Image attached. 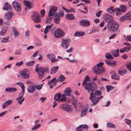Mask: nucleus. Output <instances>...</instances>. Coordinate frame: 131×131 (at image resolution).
<instances>
[{
    "instance_id": "obj_1",
    "label": "nucleus",
    "mask_w": 131,
    "mask_h": 131,
    "mask_svg": "<svg viewBox=\"0 0 131 131\" xmlns=\"http://www.w3.org/2000/svg\"><path fill=\"white\" fill-rule=\"evenodd\" d=\"M90 80L89 77L88 76H86L85 77L82 84V86L89 93H90V91H93L97 88L95 83H93L92 84L90 82H88Z\"/></svg>"
},
{
    "instance_id": "obj_2",
    "label": "nucleus",
    "mask_w": 131,
    "mask_h": 131,
    "mask_svg": "<svg viewBox=\"0 0 131 131\" xmlns=\"http://www.w3.org/2000/svg\"><path fill=\"white\" fill-rule=\"evenodd\" d=\"M102 94V92L99 90L95 91L94 92V93L92 92H91L90 99L92 101L93 105L96 104L103 97V95H101L100 96H100Z\"/></svg>"
},
{
    "instance_id": "obj_3",
    "label": "nucleus",
    "mask_w": 131,
    "mask_h": 131,
    "mask_svg": "<svg viewBox=\"0 0 131 131\" xmlns=\"http://www.w3.org/2000/svg\"><path fill=\"white\" fill-rule=\"evenodd\" d=\"M119 26V25L117 22L113 21L108 25L107 28L110 31L114 32L118 29Z\"/></svg>"
},
{
    "instance_id": "obj_4",
    "label": "nucleus",
    "mask_w": 131,
    "mask_h": 131,
    "mask_svg": "<svg viewBox=\"0 0 131 131\" xmlns=\"http://www.w3.org/2000/svg\"><path fill=\"white\" fill-rule=\"evenodd\" d=\"M93 70L94 73L100 74L104 73L105 70L103 67H98L96 65H95L93 67Z\"/></svg>"
},
{
    "instance_id": "obj_5",
    "label": "nucleus",
    "mask_w": 131,
    "mask_h": 131,
    "mask_svg": "<svg viewBox=\"0 0 131 131\" xmlns=\"http://www.w3.org/2000/svg\"><path fill=\"white\" fill-rule=\"evenodd\" d=\"M31 19L34 21L36 23H40L41 21L39 14L36 12L33 13V14L31 16Z\"/></svg>"
},
{
    "instance_id": "obj_6",
    "label": "nucleus",
    "mask_w": 131,
    "mask_h": 131,
    "mask_svg": "<svg viewBox=\"0 0 131 131\" xmlns=\"http://www.w3.org/2000/svg\"><path fill=\"white\" fill-rule=\"evenodd\" d=\"M20 75L24 79H27L30 77L29 71L27 69H24L19 72Z\"/></svg>"
},
{
    "instance_id": "obj_7",
    "label": "nucleus",
    "mask_w": 131,
    "mask_h": 131,
    "mask_svg": "<svg viewBox=\"0 0 131 131\" xmlns=\"http://www.w3.org/2000/svg\"><path fill=\"white\" fill-rule=\"evenodd\" d=\"M71 41V40L70 39H62V43L61 44V47L64 49H67L70 45V42Z\"/></svg>"
},
{
    "instance_id": "obj_8",
    "label": "nucleus",
    "mask_w": 131,
    "mask_h": 131,
    "mask_svg": "<svg viewBox=\"0 0 131 131\" xmlns=\"http://www.w3.org/2000/svg\"><path fill=\"white\" fill-rule=\"evenodd\" d=\"M49 70L47 68H40L39 70L36 71L38 73L39 77L40 79H41L44 76L45 72H48Z\"/></svg>"
},
{
    "instance_id": "obj_9",
    "label": "nucleus",
    "mask_w": 131,
    "mask_h": 131,
    "mask_svg": "<svg viewBox=\"0 0 131 131\" xmlns=\"http://www.w3.org/2000/svg\"><path fill=\"white\" fill-rule=\"evenodd\" d=\"M61 108L64 111L69 113L72 112V109L70 106L67 104H62L60 106Z\"/></svg>"
},
{
    "instance_id": "obj_10",
    "label": "nucleus",
    "mask_w": 131,
    "mask_h": 131,
    "mask_svg": "<svg viewBox=\"0 0 131 131\" xmlns=\"http://www.w3.org/2000/svg\"><path fill=\"white\" fill-rule=\"evenodd\" d=\"M65 35V32L61 29L58 28L56 30L54 34V36L55 37H62Z\"/></svg>"
},
{
    "instance_id": "obj_11",
    "label": "nucleus",
    "mask_w": 131,
    "mask_h": 131,
    "mask_svg": "<svg viewBox=\"0 0 131 131\" xmlns=\"http://www.w3.org/2000/svg\"><path fill=\"white\" fill-rule=\"evenodd\" d=\"M57 8L55 6L52 7L50 8L48 13L49 17L52 16L54 15H57Z\"/></svg>"
},
{
    "instance_id": "obj_12",
    "label": "nucleus",
    "mask_w": 131,
    "mask_h": 131,
    "mask_svg": "<svg viewBox=\"0 0 131 131\" xmlns=\"http://www.w3.org/2000/svg\"><path fill=\"white\" fill-rule=\"evenodd\" d=\"M13 7L15 10L17 12H19L21 11L22 7L21 5L17 1H15L12 3Z\"/></svg>"
},
{
    "instance_id": "obj_13",
    "label": "nucleus",
    "mask_w": 131,
    "mask_h": 131,
    "mask_svg": "<svg viewBox=\"0 0 131 131\" xmlns=\"http://www.w3.org/2000/svg\"><path fill=\"white\" fill-rule=\"evenodd\" d=\"M25 93L20 92L19 94V96L16 99L18 103L20 105L22 104V103L25 100L24 97L23 98L24 94Z\"/></svg>"
},
{
    "instance_id": "obj_14",
    "label": "nucleus",
    "mask_w": 131,
    "mask_h": 131,
    "mask_svg": "<svg viewBox=\"0 0 131 131\" xmlns=\"http://www.w3.org/2000/svg\"><path fill=\"white\" fill-rule=\"evenodd\" d=\"M14 15V13L12 11H8L5 13L4 15L5 18L7 20L10 19Z\"/></svg>"
},
{
    "instance_id": "obj_15",
    "label": "nucleus",
    "mask_w": 131,
    "mask_h": 131,
    "mask_svg": "<svg viewBox=\"0 0 131 131\" xmlns=\"http://www.w3.org/2000/svg\"><path fill=\"white\" fill-rule=\"evenodd\" d=\"M47 57L52 63L57 61L59 60L58 59L55 58L56 56L55 55L52 53L47 54Z\"/></svg>"
},
{
    "instance_id": "obj_16",
    "label": "nucleus",
    "mask_w": 131,
    "mask_h": 131,
    "mask_svg": "<svg viewBox=\"0 0 131 131\" xmlns=\"http://www.w3.org/2000/svg\"><path fill=\"white\" fill-rule=\"evenodd\" d=\"M90 24V21L87 20H82L80 22V25L84 27L89 26Z\"/></svg>"
},
{
    "instance_id": "obj_17",
    "label": "nucleus",
    "mask_w": 131,
    "mask_h": 131,
    "mask_svg": "<svg viewBox=\"0 0 131 131\" xmlns=\"http://www.w3.org/2000/svg\"><path fill=\"white\" fill-rule=\"evenodd\" d=\"M36 87L34 85H29L28 86L27 90L29 93H32L35 91Z\"/></svg>"
},
{
    "instance_id": "obj_18",
    "label": "nucleus",
    "mask_w": 131,
    "mask_h": 131,
    "mask_svg": "<svg viewBox=\"0 0 131 131\" xmlns=\"http://www.w3.org/2000/svg\"><path fill=\"white\" fill-rule=\"evenodd\" d=\"M24 4L28 9L31 8L33 6V4L32 3L26 1H24Z\"/></svg>"
},
{
    "instance_id": "obj_19",
    "label": "nucleus",
    "mask_w": 131,
    "mask_h": 131,
    "mask_svg": "<svg viewBox=\"0 0 131 131\" xmlns=\"http://www.w3.org/2000/svg\"><path fill=\"white\" fill-rule=\"evenodd\" d=\"M3 9L4 10H12V6L6 2L4 5Z\"/></svg>"
},
{
    "instance_id": "obj_20",
    "label": "nucleus",
    "mask_w": 131,
    "mask_h": 131,
    "mask_svg": "<svg viewBox=\"0 0 131 131\" xmlns=\"http://www.w3.org/2000/svg\"><path fill=\"white\" fill-rule=\"evenodd\" d=\"M114 12L115 15L117 16H119L122 13V12L120 8H116L114 10Z\"/></svg>"
},
{
    "instance_id": "obj_21",
    "label": "nucleus",
    "mask_w": 131,
    "mask_h": 131,
    "mask_svg": "<svg viewBox=\"0 0 131 131\" xmlns=\"http://www.w3.org/2000/svg\"><path fill=\"white\" fill-rule=\"evenodd\" d=\"M12 103V101L10 100H9L6 102L2 104L3 108L4 109L6 107H7L9 105H10Z\"/></svg>"
},
{
    "instance_id": "obj_22",
    "label": "nucleus",
    "mask_w": 131,
    "mask_h": 131,
    "mask_svg": "<svg viewBox=\"0 0 131 131\" xmlns=\"http://www.w3.org/2000/svg\"><path fill=\"white\" fill-rule=\"evenodd\" d=\"M53 26V24H51L50 25L46 26L45 29L44 31V34H47Z\"/></svg>"
},
{
    "instance_id": "obj_23",
    "label": "nucleus",
    "mask_w": 131,
    "mask_h": 131,
    "mask_svg": "<svg viewBox=\"0 0 131 131\" xmlns=\"http://www.w3.org/2000/svg\"><path fill=\"white\" fill-rule=\"evenodd\" d=\"M58 66L52 67L51 70V74H53L56 73L58 69Z\"/></svg>"
},
{
    "instance_id": "obj_24",
    "label": "nucleus",
    "mask_w": 131,
    "mask_h": 131,
    "mask_svg": "<svg viewBox=\"0 0 131 131\" xmlns=\"http://www.w3.org/2000/svg\"><path fill=\"white\" fill-rule=\"evenodd\" d=\"M74 18V16L72 14H68L66 15V18L67 19L72 20H73Z\"/></svg>"
},
{
    "instance_id": "obj_25",
    "label": "nucleus",
    "mask_w": 131,
    "mask_h": 131,
    "mask_svg": "<svg viewBox=\"0 0 131 131\" xmlns=\"http://www.w3.org/2000/svg\"><path fill=\"white\" fill-rule=\"evenodd\" d=\"M12 30L15 37H17L19 35V34L16 28L13 27L12 28Z\"/></svg>"
},
{
    "instance_id": "obj_26",
    "label": "nucleus",
    "mask_w": 131,
    "mask_h": 131,
    "mask_svg": "<svg viewBox=\"0 0 131 131\" xmlns=\"http://www.w3.org/2000/svg\"><path fill=\"white\" fill-rule=\"evenodd\" d=\"M57 82L58 81L56 80V78L54 77L50 81L48 82V84H51L53 85H54L57 83Z\"/></svg>"
},
{
    "instance_id": "obj_27",
    "label": "nucleus",
    "mask_w": 131,
    "mask_h": 131,
    "mask_svg": "<svg viewBox=\"0 0 131 131\" xmlns=\"http://www.w3.org/2000/svg\"><path fill=\"white\" fill-rule=\"evenodd\" d=\"M72 92L70 88H68L64 91V94L65 95L69 96L70 95V93Z\"/></svg>"
},
{
    "instance_id": "obj_28",
    "label": "nucleus",
    "mask_w": 131,
    "mask_h": 131,
    "mask_svg": "<svg viewBox=\"0 0 131 131\" xmlns=\"http://www.w3.org/2000/svg\"><path fill=\"white\" fill-rule=\"evenodd\" d=\"M61 95V94L60 93H56L55 95L54 99L55 101L58 102H59L60 96Z\"/></svg>"
},
{
    "instance_id": "obj_29",
    "label": "nucleus",
    "mask_w": 131,
    "mask_h": 131,
    "mask_svg": "<svg viewBox=\"0 0 131 131\" xmlns=\"http://www.w3.org/2000/svg\"><path fill=\"white\" fill-rule=\"evenodd\" d=\"M105 17L106 18H105L106 19V21H111L113 20L112 16L110 15L105 14Z\"/></svg>"
},
{
    "instance_id": "obj_30",
    "label": "nucleus",
    "mask_w": 131,
    "mask_h": 131,
    "mask_svg": "<svg viewBox=\"0 0 131 131\" xmlns=\"http://www.w3.org/2000/svg\"><path fill=\"white\" fill-rule=\"evenodd\" d=\"M85 34L84 32H82L81 31H77L74 34L75 36H82L84 35Z\"/></svg>"
},
{
    "instance_id": "obj_31",
    "label": "nucleus",
    "mask_w": 131,
    "mask_h": 131,
    "mask_svg": "<svg viewBox=\"0 0 131 131\" xmlns=\"http://www.w3.org/2000/svg\"><path fill=\"white\" fill-rule=\"evenodd\" d=\"M17 90V89L13 88H6L5 89V91L8 92H14L16 91Z\"/></svg>"
},
{
    "instance_id": "obj_32",
    "label": "nucleus",
    "mask_w": 131,
    "mask_h": 131,
    "mask_svg": "<svg viewBox=\"0 0 131 131\" xmlns=\"http://www.w3.org/2000/svg\"><path fill=\"white\" fill-rule=\"evenodd\" d=\"M17 84L21 87L22 90L21 92L25 93V86L24 84L22 82H19L17 83Z\"/></svg>"
},
{
    "instance_id": "obj_33",
    "label": "nucleus",
    "mask_w": 131,
    "mask_h": 131,
    "mask_svg": "<svg viewBox=\"0 0 131 131\" xmlns=\"http://www.w3.org/2000/svg\"><path fill=\"white\" fill-rule=\"evenodd\" d=\"M88 111V109L86 108L82 111L81 114V116L83 117L85 116L87 114Z\"/></svg>"
},
{
    "instance_id": "obj_34",
    "label": "nucleus",
    "mask_w": 131,
    "mask_h": 131,
    "mask_svg": "<svg viewBox=\"0 0 131 131\" xmlns=\"http://www.w3.org/2000/svg\"><path fill=\"white\" fill-rule=\"evenodd\" d=\"M119 50L118 49L116 50H114L111 51V53H112L115 57H117L119 55Z\"/></svg>"
},
{
    "instance_id": "obj_35",
    "label": "nucleus",
    "mask_w": 131,
    "mask_h": 131,
    "mask_svg": "<svg viewBox=\"0 0 131 131\" xmlns=\"http://www.w3.org/2000/svg\"><path fill=\"white\" fill-rule=\"evenodd\" d=\"M127 20H131V12H129L125 14Z\"/></svg>"
},
{
    "instance_id": "obj_36",
    "label": "nucleus",
    "mask_w": 131,
    "mask_h": 131,
    "mask_svg": "<svg viewBox=\"0 0 131 131\" xmlns=\"http://www.w3.org/2000/svg\"><path fill=\"white\" fill-rule=\"evenodd\" d=\"M120 8L121 9V10L122 12H125L127 9V7L125 5H121L120 6Z\"/></svg>"
},
{
    "instance_id": "obj_37",
    "label": "nucleus",
    "mask_w": 131,
    "mask_h": 131,
    "mask_svg": "<svg viewBox=\"0 0 131 131\" xmlns=\"http://www.w3.org/2000/svg\"><path fill=\"white\" fill-rule=\"evenodd\" d=\"M67 97L65 96V95L63 94L61 95L60 96V101H66Z\"/></svg>"
},
{
    "instance_id": "obj_38",
    "label": "nucleus",
    "mask_w": 131,
    "mask_h": 131,
    "mask_svg": "<svg viewBox=\"0 0 131 131\" xmlns=\"http://www.w3.org/2000/svg\"><path fill=\"white\" fill-rule=\"evenodd\" d=\"M111 77L112 79H114L116 80L119 79L120 78V77L116 73L112 75Z\"/></svg>"
},
{
    "instance_id": "obj_39",
    "label": "nucleus",
    "mask_w": 131,
    "mask_h": 131,
    "mask_svg": "<svg viewBox=\"0 0 131 131\" xmlns=\"http://www.w3.org/2000/svg\"><path fill=\"white\" fill-rule=\"evenodd\" d=\"M131 49V44H128L127 46L126 47H125L124 48V49L126 52L128 51Z\"/></svg>"
},
{
    "instance_id": "obj_40",
    "label": "nucleus",
    "mask_w": 131,
    "mask_h": 131,
    "mask_svg": "<svg viewBox=\"0 0 131 131\" xmlns=\"http://www.w3.org/2000/svg\"><path fill=\"white\" fill-rule=\"evenodd\" d=\"M65 79V77L63 75H60L58 78V82H61L64 81Z\"/></svg>"
},
{
    "instance_id": "obj_41",
    "label": "nucleus",
    "mask_w": 131,
    "mask_h": 131,
    "mask_svg": "<svg viewBox=\"0 0 131 131\" xmlns=\"http://www.w3.org/2000/svg\"><path fill=\"white\" fill-rule=\"evenodd\" d=\"M35 63L34 61H31L27 62L26 63V65L27 66H33Z\"/></svg>"
},
{
    "instance_id": "obj_42",
    "label": "nucleus",
    "mask_w": 131,
    "mask_h": 131,
    "mask_svg": "<svg viewBox=\"0 0 131 131\" xmlns=\"http://www.w3.org/2000/svg\"><path fill=\"white\" fill-rule=\"evenodd\" d=\"M105 57L107 59H113V58L112 57L111 55L109 53H107L105 55Z\"/></svg>"
},
{
    "instance_id": "obj_43",
    "label": "nucleus",
    "mask_w": 131,
    "mask_h": 131,
    "mask_svg": "<svg viewBox=\"0 0 131 131\" xmlns=\"http://www.w3.org/2000/svg\"><path fill=\"white\" fill-rule=\"evenodd\" d=\"M106 88L107 92H108L110 91L113 89L114 87L111 85H107L106 86Z\"/></svg>"
},
{
    "instance_id": "obj_44",
    "label": "nucleus",
    "mask_w": 131,
    "mask_h": 131,
    "mask_svg": "<svg viewBox=\"0 0 131 131\" xmlns=\"http://www.w3.org/2000/svg\"><path fill=\"white\" fill-rule=\"evenodd\" d=\"M36 125L31 129L32 130H35L41 126L40 124H37L36 123Z\"/></svg>"
},
{
    "instance_id": "obj_45",
    "label": "nucleus",
    "mask_w": 131,
    "mask_h": 131,
    "mask_svg": "<svg viewBox=\"0 0 131 131\" xmlns=\"http://www.w3.org/2000/svg\"><path fill=\"white\" fill-rule=\"evenodd\" d=\"M79 128L81 129H87L88 128V126L86 124H83L80 125L79 127Z\"/></svg>"
},
{
    "instance_id": "obj_46",
    "label": "nucleus",
    "mask_w": 131,
    "mask_h": 131,
    "mask_svg": "<svg viewBox=\"0 0 131 131\" xmlns=\"http://www.w3.org/2000/svg\"><path fill=\"white\" fill-rule=\"evenodd\" d=\"M120 20L122 22L125 21L126 20H127V19L125 14L121 16L119 18Z\"/></svg>"
},
{
    "instance_id": "obj_47",
    "label": "nucleus",
    "mask_w": 131,
    "mask_h": 131,
    "mask_svg": "<svg viewBox=\"0 0 131 131\" xmlns=\"http://www.w3.org/2000/svg\"><path fill=\"white\" fill-rule=\"evenodd\" d=\"M53 19L52 17H49V18H48L47 19L46 23L47 25H48L50 24L51 23V21Z\"/></svg>"
},
{
    "instance_id": "obj_48",
    "label": "nucleus",
    "mask_w": 131,
    "mask_h": 131,
    "mask_svg": "<svg viewBox=\"0 0 131 131\" xmlns=\"http://www.w3.org/2000/svg\"><path fill=\"white\" fill-rule=\"evenodd\" d=\"M9 37H7L6 38L5 37L3 38L1 40V42L3 43H6L8 42L9 41Z\"/></svg>"
},
{
    "instance_id": "obj_49",
    "label": "nucleus",
    "mask_w": 131,
    "mask_h": 131,
    "mask_svg": "<svg viewBox=\"0 0 131 131\" xmlns=\"http://www.w3.org/2000/svg\"><path fill=\"white\" fill-rule=\"evenodd\" d=\"M113 6H111L107 9V11L109 13H112L113 11L114 12V10H113Z\"/></svg>"
},
{
    "instance_id": "obj_50",
    "label": "nucleus",
    "mask_w": 131,
    "mask_h": 131,
    "mask_svg": "<svg viewBox=\"0 0 131 131\" xmlns=\"http://www.w3.org/2000/svg\"><path fill=\"white\" fill-rule=\"evenodd\" d=\"M107 126L108 127H112L113 128H115V126L114 124L111 123H108L107 124Z\"/></svg>"
},
{
    "instance_id": "obj_51",
    "label": "nucleus",
    "mask_w": 131,
    "mask_h": 131,
    "mask_svg": "<svg viewBox=\"0 0 131 131\" xmlns=\"http://www.w3.org/2000/svg\"><path fill=\"white\" fill-rule=\"evenodd\" d=\"M25 35L27 38H28L30 36V32L29 30L27 29L25 32Z\"/></svg>"
},
{
    "instance_id": "obj_52",
    "label": "nucleus",
    "mask_w": 131,
    "mask_h": 131,
    "mask_svg": "<svg viewBox=\"0 0 131 131\" xmlns=\"http://www.w3.org/2000/svg\"><path fill=\"white\" fill-rule=\"evenodd\" d=\"M126 67L128 70L131 71V62L129 63L126 65Z\"/></svg>"
},
{
    "instance_id": "obj_53",
    "label": "nucleus",
    "mask_w": 131,
    "mask_h": 131,
    "mask_svg": "<svg viewBox=\"0 0 131 131\" xmlns=\"http://www.w3.org/2000/svg\"><path fill=\"white\" fill-rule=\"evenodd\" d=\"M125 121L127 124L130 126V127L131 129V121L129 119H125Z\"/></svg>"
},
{
    "instance_id": "obj_54",
    "label": "nucleus",
    "mask_w": 131,
    "mask_h": 131,
    "mask_svg": "<svg viewBox=\"0 0 131 131\" xmlns=\"http://www.w3.org/2000/svg\"><path fill=\"white\" fill-rule=\"evenodd\" d=\"M60 19V18L58 17L55 18L54 20V22H55L56 24H58L59 23V20Z\"/></svg>"
},
{
    "instance_id": "obj_55",
    "label": "nucleus",
    "mask_w": 131,
    "mask_h": 131,
    "mask_svg": "<svg viewBox=\"0 0 131 131\" xmlns=\"http://www.w3.org/2000/svg\"><path fill=\"white\" fill-rule=\"evenodd\" d=\"M57 15L59 16L62 17L64 15V12L62 11H60L59 12Z\"/></svg>"
},
{
    "instance_id": "obj_56",
    "label": "nucleus",
    "mask_w": 131,
    "mask_h": 131,
    "mask_svg": "<svg viewBox=\"0 0 131 131\" xmlns=\"http://www.w3.org/2000/svg\"><path fill=\"white\" fill-rule=\"evenodd\" d=\"M126 70L123 71H118V74L122 75H124L126 73Z\"/></svg>"
},
{
    "instance_id": "obj_57",
    "label": "nucleus",
    "mask_w": 131,
    "mask_h": 131,
    "mask_svg": "<svg viewBox=\"0 0 131 131\" xmlns=\"http://www.w3.org/2000/svg\"><path fill=\"white\" fill-rule=\"evenodd\" d=\"M40 14L41 17H43L45 14V9H42L40 12Z\"/></svg>"
},
{
    "instance_id": "obj_58",
    "label": "nucleus",
    "mask_w": 131,
    "mask_h": 131,
    "mask_svg": "<svg viewBox=\"0 0 131 131\" xmlns=\"http://www.w3.org/2000/svg\"><path fill=\"white\" fill-rule=\"evenodd\" d=\"M23 64V61H21L20 62L16 63V65L18 67H19L21 66Z\"/></svg>"
},
{
    "instance_id": "obj_59",
    "label": "nucleus",
    "mask_w": 131,
    "mask_h": 131,
    "mask_svg": "<svg viewBox=\"0 0 131 131\" xmlns=\"http://www.w3.org/2000/svg\"><path fill=\"white\" fill-rule=\"evenodd\" d=\"M77 101H73L72 102V104L74 106L75 108H77V107L76 105H77Z\"/></svg>"
},
{
    "instance_id": "obj_60",
    "label": "nucleus",
    "mask_w": 131,
    "mask_h": 131,
    "mask_svg": "<svg viewBox=\"0 0 131 131\" xmlns=\"http://www.w3.org/2000/svg\"><path fill=\"white\" fill-rule=\"evenodd\" d=\"M7 29V26L6 25H5L2 27V30L5 31L6 32Z\"/></svg>"
},
{
    "instance_id": "obj_61",
    "label": "nucleus",
    "mask_w": 131,
    "mask_h": 131,
    "mask_svg": "<svg viewBox=\"0 0 131 131\" xmlns=\"http://www.w3.org/2000/svg\"><path fill=\"white\" fill-rule=\"evenodd\" d=\"M102 11H99L96 13V16L97 17H99L101 15Z\"/></svg>"
},
{
    "instance_id": "obj_62",
    "label": "nucleus",
    "mask_w": 131,
    "mask_h": 131,
    "mask_svg": "<svg viewBox=\"0 0 131 131\" xmlns=\"http://www.w3.org/2000/svg\"><path fill=\"white\" fill-rule=\"evenodd\" d=\"M39 66V64H37V65L36 66V68L35 69V70L36 71H37L38 70H39V69H40V67L43 68L42 67H40L39 68H38Z\"/></svg>"
},
{
    "instance_id": "obj_63",
    "label": "nucleus",
    "mask_w": 131,
    "mask_h": 131,
    "mask_svg": "<svg viewBox=\"0 0 131 131\" xmlns=\"http://www.w3.org/2000/svg\"><path fill=\"white\" fill-rule=\"evenodd\" d=\"M103 64L104 63L103 62H101L97 64L96 65L98 67H102V66L103 65Z\"/></svg>"
},
{
    "instance_id": "obj_64",
    "label": "nucleus",
    "mask_w": 131,
    "mask_h": 131,
    "mask_svg": "<svg viewBox=\"0 0 131 131\" xmlns=\"http://www.w3.org/2000/svg\"><path fill=\"white\" fill-rule=\"evenodd\" d=\"M131 39V35L129 36L126 37V40L127 41H130Z\"/></svg>"
}]
</instances>
